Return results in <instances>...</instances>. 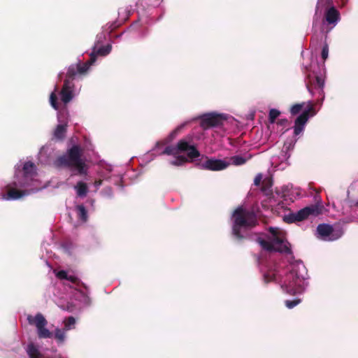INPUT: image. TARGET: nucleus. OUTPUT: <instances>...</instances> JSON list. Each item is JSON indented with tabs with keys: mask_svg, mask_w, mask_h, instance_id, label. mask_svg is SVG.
I'll return each instance as SVG.
<instances>
[{
	"mask_svg": "<svg viewBox=\"0 0 358 358\" xmlns=\"http://www.w3.org/2000/svg\"><path fill=\"white\" fill-rule=\"evenodd\" d=\"M53 272L58 280L56 285L52 287L55 296L53 300L61 309L72 311L73 306L76 304L74 301L80 306L90 305L89 296L77 288L79 280L72 272L56 269Z\"/></svg>",
	"mask_w": 358,
	"mask_h": 358,
	"instance_id": "obj_1",
	"label": "nucleus"
},
{
	"mask_svg": "<svg viewBox=\"0 0 358 358\" xmlns=\"http://www.w3.org/2000/svg\"><path fill=\"white\" fill-rule=\"evenodd\" d=\"M37 178L35 164L31 161L20 160L15 166L14 178L8 185L10 189L3 199L7 201L18 200L42 189L44 186Z\"/></svg>",
	"mask_w": 358,
	"mask_h": 358,
	"instance_id": "obj_2",
	"label": "nucleus"
},
{
	"mask_svg": "<svg viewBox=\"0 0 358 358\" xmlns=\"http://www.w3.org/2000/svg\"><path fill=\"white\" fill-rule=\"evenodd\" d=\"M111 50L112 45L110 44L99 48L97 47V44H95L92 52L90 53V59L88 62L83 64L80 62L73 64L68 67L66 78L59 92L61 100L64 104L69 103L79 93L80 88L76 89L73 81L82 78V76L87 72L90 66L95 62L98 55L106 56L110 52Z\"/></svg>",
	"mask_w": 358,
	"mask_h": 358,
	"instance_id": "obj_3",
	"label": "nucleus"
},
{
	"mask_svg": "<svg viewBox=\"0 0 358 358\" xmlns=\"http://www.w3.org/2000/svg\"><path fill=\"white\" fill-rule=\"evenodd\" d=\"M164 145V143L161 141L157 142L155 148L150 152L147 154L145 157L148 158L149 156L152 155H172L174 157V159L170 161V164L173 166H181L187 161V158L183 155H180V153L186 152L187 157L191 159H196L200 156V153L195 146L192 145L186 139L180 140L176 145L166 146L163 150H161Z\"/></svg>",
	"mask_w": 358,
	"mask_h": 358,
	"instance_id": "obj_4",
	"label": "nucleus"
},
{
	"mask_svg": "<svg viewBox=\"0 0 358 358\" xmlns=\"http://www.w3.org/2000/svg\"><path fill=\"white\" fill-rule=\"evenodd\" d=\"M307 269L301 261L290 264L289 271L280 283L282 291L289 295L303 293L308 287Z\"/></svg>",
	"mask_w": 358,
	"mask_h": 358,
	"instance_id": "obj_5",
	"label": "nucleus"
},
{
	"mask_svg": "<svg viewBox=\"0 0 358 358\" xmlns=\"http://www.w3.org/2000/svg\"><path fill=\"white\" fill-rule=\"evenodd\" d=\"M82 155L83 150L79 145H74L54 161V166L57 168H68L71 171V176H85L88 173L89 167Z\"/></svg>",
	"mask_w": 358,
	"mask_h": 358,
	"instance_id": "obj_6",
	"label": "nucleus"
},
{
	"mask_svg": "<svg viewBox=\"0 0 358 358\" xmlns=\"http://www.w3.org/2000/svg\"><path fill=\"white\" fill-rule=\"evenodd\" d=\"M232 233L238 239L245 238L248 231L256 225L257 216L252 211L238 207L231 215Z\"/></svg>",
	"mask_w": 358,
	"mask_h": 358,
	"instance_id": "obj_7",
	"label": "nucleus"
},
{
	"mask_svg": "<svg viewBox=\"0 0 358 358\" xmlns=\"http://www.w3.org/2000/svg\"><path fill=\"white\" fill-rule=\"evenodd\" d=\"M257 242L266 251L289 253V243L286 240V233L278 227H269L266 239L257 238Z\"/></svg>",
	"mask_w": 358,
	"mask_h": 358,
	"instance_id": "obj_8",
	"label": "nucleus"
},
{
	"mask_svg": "<svg viewBox=\"0 0 358 358\" xmlns=\"http://www.w3.org/2000/svg\"><path fill=\"white\" fill-rule=\"evenodd\" d=\"M306 106L304 110L296 117L294 122V134L298 136L304 130V127L308 122L309 117L316 115L317 112L315 110L313 104L311 101L303 102L301 103H296L291 107L290 113L292 115L299 113L304 106Z\"/></svg>",
	"mask_w": 358,
	"mask_h": 358,
	"instance_id": "obj_9",
	"label": "nucleus"
},
{
	"mask_svg": "<svg viewBox=\"0 0 358 358\" xmlns=\"http://www.w3.org/2000/svg\"><path fill=\"white\" fill-rule=\"evenodd\" d=\"M323 206L315 203L306 206L296 212H291L283 217V220L287 223L301 222L310 217H316L322 213Z\"/></svg>",
	"mask_w": 358,
	"mask_h": 358,
	"instance_id": "obj_10",
	"label": "nucleus"
},
{
	"mask_svg": "<svg viewBox=\"0 0 358 358\" xmlns=\"http://www.w3.org/2000/svg\"><path fill=\"white\" fill-rule=\"evenodd\" d=\"M344 234L341 227H333L329 224H320L317 227L316 236L324 241H334L343 236Z\"/></svg>",
	"mask_w": 358,
	"mask_h": 358,
	"instance_id": "obj_11",
	"label": "nucleus"
},
{
	"mask_svg": "<svg viewBox=\"0 0 358 358\" xmlns=\"http://www.w3.org/2000/svg\"><path fill=\"white\" fill-rule=\"evenodd\" d=\"M27 320L30 325L36 327L38 338H50L52 337V334L46 327L48 322L41 313H38L35 315H28Z\"/></svg>",
	"mask_w": 358,
	"mask_h": 358,
	"instance_id": "obj_12",
	"label": "nucleus"
},
{
	"mask_svg": "<svg viewBox=\"0 0 358 358\" xmlns=\"http://www.w3.org/2000/svg\"><path fill=\"white\" fill-rule=\"evenodd\" d=\"M228 117L227 114L215 112L205 113L198 117L201 120V127L205 129L222 125Z\"/></svg>",
	"mask_w": 358,
	"mask_h": 358,
	"instance_id": "obj_13",
	"label": "nucleus"
},
{
	"mask_svg": "<svg viewBox=\"0 0 358 358\" xmlns=\"http://www.w3.org/2000/svg\"><path fill=\"white\" fill-rule=\"evenodd\" d=\"M97 174L103 180L112 181L116 185L122 180V175L120 173H115L111 165H106Z\"/></svg>",
	"mask_w": 358,
	"mask_h": 358,
	"instance_id": "obj_14",
	"label": "nucleus"
},
{
	"mask_svg": "<svg viewBox=\"0 0 358 358\" xmlns=\"http://www.w3.org/2000/svg\"><path fill=\"white\" fill-rule=\"evenodd\" d=\"M229 165V161L212 157L205 161L202 164V167L206 170L218 171L226 169Z\"/></svg>",
	"mask_w": 358,
	"mask_h": 358,
	"instance_id": "obj_15",
	"label": "nucleus"
},
{
	"mask_svg": "<svg viewBox=\"0 0 358 358\" xmlns=\"http://www.w3.org/2000/svg\"><path fill=\"white\" fill-rule=\"evenodd\" d=\"M55 157V149L50 145L43 146L38 154V161L41 164H50Z\"/></svg>",
	"mask_w": 358,
	"mask_h": 358,
	"instance_id": "obj_16",
	"label": "nucleus"
},
{
	"mask_svg": "<svg viewBox=\"0 0 358 358\" xmlns=\"http://www.w3.org/2000/svg\"><path fill=\"white\" fill-rule=\"evenodd\" d=\"M259 264L261 272L262 273L263 275L264 280L266 283L277 280V271L273 265H272L270 263H268L266 265H264L263 264V262L260 259H259Z\"/></svg>",
	"mask_w": 358,
	"mask_h": 358,
	"instance_id": "obj_17",
	"label": "nucleus"
},
{
	"mask_svg": "<svg viewBox=\"0 0 358 358\" xmlns=\"http://www.w3.org/2000/svg\"><path fill=\"white\" fill-rule=\"evenodd\" d=\"M324 20L328 24L331 25V29L335 27L340 21V13L334 6L326 9L324 12Z\"/></svg>",
	"mask_w": 358,
	"mask_h": 358,
	"instance_id": "obj_18",
	"label": "nucleus"
},
{
	"mask_svg": "<svg viewBox=\"0 0 358 358\" xmlns=\"http://www.w3.org/2000/svg\"><path fill=\"white\" fill-rule=\"evenodd\" d=\"M57 120L59 124H57L54 131V136L58 140H62L64 138L66 134L67 122L61 120V116L59 113L57 114Z\"/></svg>",
	"mask_w": 358,
	"mask_h": 358,
	"instance_id": "obj_19",
	"label": "nucleus"
},
{
	"mask_svg": "<svg viewBox=\"0 0 358 358\" xmlns=\"http://www.w3.org/2000/svg\"><path fill=\"white\" fill-rule=\"evenodd\" d=\"M283 196L287 199L288 198L291 201H294L297 197L301 196L300 189L297 187H291L289 188L286 187L283 192Z\"/></svg>",
	"mask_w": 358,
	"mask_h": 358,
	"instance_id": "obj_20",
	"label": "nucleus"
},
{
	"mask_svg": "<svg viewBox=\"0 0 358 358\" xmlns=\"http://www.w3.org/2000/svg\"><path fill=\"white\" fill-rule=\"evenodd\" d=\"M296 141H297V139L294 137H292L290 139H287L285 142L282 152V153H284L283 157L286 160H287L289 159V157H290L289 152L294 148Z\"/></svg>",
	"mask_w": 358,
	"mask_h": 358,
	"instance_id": "obj_21",
	"label": "nucleus"
},
{
	"mask_svg": "<svg viewBox=\"0 0 358 358\" xmlns=\"http://www.w3.org/2000/svg\"><path fill=\"white\" fill-rule=\"evenodd\" d=\"M26 352L29 358H43V355L38 346L34 343H29L26 348Z\"/></svg>",
	"mask_w": 358,
	"mask_h": 358,
	"instance_id": "obj_22",
	"label": "nucleus"
},
{
	"mask_svg": "<svg viewBox=\"0 0 358 358\" xmlns=\"http://www.w3.org/2000/svg\"><path fill=\"white\" fill-rule=\"evenodd\" d=\"M78 196L80 198L85 197L88 192V187L85 182L83 181H78L74 186Z\"/></svg>",
	"mask_w": 358,
	"mask_h": 358,
	"instance_id": "obj_23",
	"label": "nucleus"
},
{
	"mask_svg": "<svg viewBox=\"0 0 358 358\" xmlns=\"http://www.w3.org/2000/svg\"><path fill=\"white\" fill-rule=\"evenodd\" d=\"M64 329L66 331L74 329L76 328V320L74 317L70 316L63 320Z\"/></svg>",
	"mask_w": 358,
	"mask_h": 358,
	"instance_id": "obj_24",
	"label": "nucleus"
},
{
	"mask_svg": "<svg viewBox=\"0 0 358 358\" xmlns=\"http://www.w3.org/2000/svg\"><path fill=\"white\" fill-rule=\"evenodd\" d=\"M67 331L64 329L56 328L55 330V338L59 344L63 343L66 338V333Z\"/></svg>",
	"mask_w": 358,
	"mask_h": 358,
	"instance_id": "obj_25",
	"label": "nucleus"
},
{
	"mask_svg": "<svg viewBox=\"0 0 358 358\" xmlns=\"http://www.w3.org/2000/svg\"><path fill=\"white\" fill-rule=\"evenodd\" d=\"M76 211L78 216L83 222H86L87 220V212L83 205H79L76 206Z\"/></svg>",
	"mask_w": 358,
	"mask_h": 358,
	"instance_id": "obj_26",
	"label": "nucleus"
},
{
	"mask_svg": "<svg viewBox=\"0 0 358 358\" xmlns=\"http://www.w3.org/2000/svg\"><path fill=\"white\" fill-rule=\"evenodd\" d=\"M57 92V87L55 86V91L52 92L50 96V103L51 106L56 110H58V102H57V96L56 92Z\"/></svg>",
	"mask_w": 358,
	"mask_h": 358,
	"instance_id": "obj_27",
	"label": "nucleus"
},
{
	"mask_svg": "<svg viewBox=\"0 0 358 358\" xmlns=\"http://www.w3.org/2000/svg\"><path fill=\"white\" fill-rule=\"evenodd\" d=\"M230 164H232L236 166H241L244 164L246 162L245 158L242 156L236 155L230 159Z\"/></svg>",
	"mask_w": 358,
	"mask_h": 358,
	"instance_id": "obj_28",
	"label": "nucleus"
},
{
	"mask_svg": "<svg viewBox=\"0 0 358 358\" xmlns=\"http://www.w3.org/2000/svg\"><path fill=\"white\" fill-rule=\"evenodd\" d=\"M280 112L275 108H272L269 110L268 120L271 123H274L276 118L280 115Z\"/></svg>",
	"mask_w": 358,
	"mask_h": 358,
	"instance_id": "obj_29",
	"label": "nucleus"
},
{
	"mask_svg": "<svg viewBox=\"0 0 358 358\" xmlns=\"http://www.w3.org/2000/svg\"><path fill=\"white\" fill-rule=\"evenodd\" d=\"M118 15L120 21L123 22L129 17V11L127 10V8H120L118 11Z\"/></svg>",
	"mask_w": 358,
	"mask_h": 358,
	"instance_id": "obj_30",
	"label": "nucleus"
},
{
	"mask_svg": "<svg viewBox=\"0 0 358 358\" xmlns=\"http://www.w3.org/2000/svg\"><path fill=\"white\" fill-rule=\"evenodd\" d=\"M189 122V121H186V122H182V124H180L179 126H178L169 135V137L171 139H173L174 138L178 133L182 129H183L188 123Z\"/></svg>",
	"mask_w": 358,
	"mask_h": 358,
	"instance_id": "obj_31",
	"label": "nucleus"
},
{
	"mask_svg": "<svg viewBox=\"0 0 358 358\" xmlns=\"http://www.w3.org/2000/svg\"><path fill=\"white\" fill-rule=\"evenodd\" d=\"M301 299H294V300H286L285 303L287 308L292 309L300 303Z\"/></svg>",
	"mask_w": 358,
	"mask_h": 358,
	"instance_id": "obj_32",
	"label": "nucleus"
},
{
	"mask_svg": "<svg viewBox=\"0 0 358 358\" xmlns=\"http://www.w3.org/2000/svg\"><path fill=\"white\" fill-rule=\"evenodd\" d=\"M322 58L325 60L328 58L329 56V46L327 43L323 45L322 52H321Z\"/></svg>",
	"mask_w": 358,
	"mask_h": 358,
	"instance_id": "obj_33",
	"label": "nucleus"
},
{
	"mask_svg": "<svg viewBox=\"0 0 358 358\" xmlns=\"http://www.w3.org/2000/svg\"><path fill=\"white\" fill-rule=\"evenodd\" d=\"M315 81H316L317 86L319 87V88H320V90L322 92L323 87L324 86V80L321 76H316Z\"/></svg>",
	"mask_w": 358,
	"mask_h": 358,
	"instance_id": "obj_34",
	"label": "nucleus"
},
{
	"mask_svg": "<svg viewBox=\"0 0 358 358\" xmlns=\"http://www.w3.org/2000/svg\"><path fill=\"white\" fill-rule=\"evenodd\" d=\"M101 194L106 197L111 198L113 196V191L110 187H108L103 189L101 191Z\"/></svg>",
	"mask_w": 358,
	"mask_h": 358,
	"instance_id": "obj_35",
	"label": "nucleus"
},
{
	"mask_svg": "<svg viewBox=\"0 0 358 358\" xmlns=\"http://www.w3.org/2000/svg\"><path fill=\"white\" fill-rule=\"evenodd\" d=\"M102 182H103V180L101 178H99V180H96L94 181L93 185L95 188V192H96L100 188V187L102 185Z\"/></svg>",
	"mask_w": 358,
	"mask_h": 358,
	"instance_id": "obj_36",
	"label": "nucleus"
},
{
	"mask_svg": "<svg viewBox=\"0 0 358 358\" xmlns=\"http://www.w3.org/2000/svg\"><path fill=\"white\" fill-rule=\"evenodd\" d=\"M261 180H262V175L258 174L254 180V184L255 185H259L260 184Z\"/></svg>",
	"mask_w": 358,
	"mask_h": 358,
	"instance_id": "obj_37",
	"label": "nucleus"
},
{
	"mask_svg": "<svg viewBox=\"0 0 358 358\" xmlns=\"http://www.w3.org/2000/svg\"><path fill=\"white\" fill-rule=\"evenodd\" d=\"M348 0H336V2L341 6H344L348 3Z\"/></svg>",
	"mask_w": 358,
	"mask_h": 358,
	"instance_id": "obj_38",
	"label": "nucleus"
},
{
	"mask_svg": "<svg viewBox=\"0 0 358 358\" xmlns=\"http://www.w3.org/2000/svg\"><path fill=\"white\" fill-rule=\"evenodd\" d=\"M162 1V0H155L152 2L150 3V5L153 6H157L158 5H159V3Z\"/></svg>",
	"mask_w": 358,
	"mask_h": 358,
	"instance_id": "obj_39",
	"label": "nucleus"
},
{
	"mask_svg": "<svg viewBox=\"0 0 358 358\" xmlns=\"http://www.w3.org/2000/svg\"><path fill=\"white\" fill-rule=\"evenodd\" d=\"M321 0H318L317 1V6H316V8H315V15H317L318 12H319V8H320V2Z\"/></svg>",
	"mask_w": 358,
	"mask_h": 358,
	"instance_id": "obj_40",
	"label": "nucleus"
},
{
	"mask_svg": "<svg viewBox=\"0 0 358 358\" xmlns=\"http://www.w3.org/2000/svg\"><path fill=\"white\" fill-rule=\"evenodd\" d=\"M104 38V36H103V34H101V35H98L97 36V42L99 43V41H101L102 40V38Z\"/></svg>",
	"mask_w": 358,
	"mask_h": 358,
	"instance_id": "obj_41",
	"label": "nucleus"
},
{
	"mask_svg": "<svg viewBox=\"0 0 358 358\" xmlns=\"http://www.w3.org/2000/svg\"><path fill=\"white\" fill-rule=\"evenodd\" d=\"M307 89H308V91L311 93L310 89H309V87H307Z\"/></svg>",
	"mask_w": 358,
	"mask_h": 358,
	"instance_id": "obj_42",
	"label": "nucleus"
},
{
	"mask_svg": "<svg viewBox=\"0 0 358 358\" xmlns=\"http://www.w3.org/2000/svg\"><path fill=\"white\" fill-rule=\"evenodd\" d=\"M307 89H308V91L311 93L310 89H309V87H307Z\"/></svg>",
	"mask_w": 358,
	"mask_h": 358,
	"instance_id": "obj_43",
	"label": "nucleus"
},
{
	"mask_svg": "<svg viewBox=\"0 0 358 358\" xmlns=\"http://www.w3.org/2000/svg\"><path fill=\"white\" fill-rule=\"evenodd\" d=\"M356 206H358V201L356 202Z\"/></svg>",
	"mask_w": 358,
	"mask_h": 358,
	"instance_id": "obj_44",
	"label": "nucleus"
},
{
	"mask_svg": "<svg viewBox=\"0 0 358 358\" xmlns=\"http://www.w3.org/2000/svg\"><path fill=\"white\" fill-rule=\"evenodd\" d=\"M59 358H63V357H59Z\"/></svg>",
	"mask_w": 358,
	"mask_h": 358,
	"instance_id": "obj_45",
	"label": "nucleus"
}]
</instances>
